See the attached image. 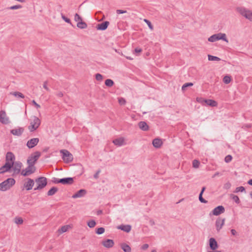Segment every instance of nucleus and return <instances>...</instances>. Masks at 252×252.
Listing matches in <instances>:
<instances>
[{
	"mask_svg": "<svg viewBox=\"0 0 252 252\" xmlns=\"http://www.w3.org/2000/svg\"><path fill=\"white\" fill-rule=\"evenodd\" d=\"M15 183V180L13 178H8L6 180L0 183V190L4 191L10 189Z\"/></svg>",
	"mask_w": 252,
	"mask_h": 252,
	"instance_id": "nucleus-1",
	"label": "nucleus"
},
{
	"mask_svg": "<svg viewBox=\"0 0 252 252\" xmlns=\"http://www.w3.org/2000/svg\"><path fill=\"white\" fill-rule=\"evenodd\" d=\"M37 187L34 189V190H41L47 185V179L45 177H40L35 180Z\"/></svg>",
	"mask_w": 252,
	"mask_h": 252,
	"instance_id": "nucleus-2",
	"label": "nucleus"
},
{
	"mask_svg": "<svg viewBox=\"0 0 252 252\" xmlns=\"http://www.w3.org/2000/svg\"><path fill=\"white\" fill-rule=\"evenodd\" d=\"M220 39L226 42L227 43L228 42L226 34L221 32L211 35L208 38V40L210 42H214Z\"/></svg>",
	"mask_w": 252,
	"mask_h": 252,
	"instance_id": "nucleus-3",
	"label": "nucleus"
},
{
	"mask_svg": "<svg viewBox=\"0 0 252 252\" xmlns=\"http://www.w3.org/2000/svg\"><path fill=\"white\" fill-rule=\"evenodd\" d=\"M237 11L243 16L250 21H252V11L245 7H237Z\"/></svg>",
	"mask_w": 252,
	"mask_h": 252,
	"instance_id": "nucleus-4",
	"label": "nucleus"
},
{
	"mask_svg": "<svg viewBox=\"0 0 252 252\" xmlns=\"http://www.w3.org/2000/svg\"><path fill=\"white\" fill-rule=\"evenodd\" d=\"M40 125V120L36 116L33 117V119L30 123L28 128L31 132L35 130Z\"/></svg>",
	"mask_w": 252,
	"mask_h": 252,
	"instance_id": "nucleus-5",
	"label": "nucleus"
},
{
	"mask_svg": "<svg viewBox=\"0 0 252 252\" xmlns=\"http://www.w3.org/2000/svg\"><path fill=\"white\" fill-rule=\"evenodd\" d=\"M60 153L62 154L63 159L66 163H69L73 160V155L67 150H62Z\"/></svg>",
	"mask_w": 252,
	"mask_h": 252,
	"instance_id": "nucleus-6",
	"label": "nucleus"
},
{
	"mask_svg": "<svg viewBox=\"0 0 252 252\" xmlns=\"http://www.w3.org/2000/svg\"><path fill=\"white\" fill-rule=\"evenodd\" d=\"M41 155L40 152L36 151L33 154H32L27 160L28 164H32L34 166L35 162L37 160Z\"/></svg>",
	"mask_w": 252,
	"mask_h": 252,
	"instance_id": "nucleus-7",
	"label": "nucleus"
},
{
	"mask_svg": "<svg viewBox=\"0 0 252 252\" xmlns=\"http://www.w3.org/2000/svg\"><path fill=\"white\" fill-rule=\"evenodd\" d=\"M23 166V164L19 161H15L14 162V165L12 167L13 171V175H18L21 172V169Z\"/></svg>",
	"mask_w": 252,
	"mask_h": 252,
	"instance_id": "nucleus-8",
	"label": "nucleus"
},
{
	"mask_svg": "<svg viewBox=\"0 0 252 252\" xmlns=\"http://www.w3.org/2000/svg\"><path fill=\"white\" fill-rule=\"evenodd\" d=\"M0 122L5 125L9 123V118L6 116L4 110L0 111Z\"/></svg>",
	"mask_w": 252,
	"mask_h": 252,
	"instance_id": "nucleus-9",
	"label": "nucleus"
},
{
	"mask_svg": "<svg viewBox=\"0 0 252 252\" xmlns=\"http://www.w3.org/2000/svg\"><path fill=\"white\" fill-rule=\"evenodd\" d=\"M39 141L38 138H33L28 141L26 145L29 149H32L36 146Z\"/></svg>",
	"mask_w": 252,
	"mask_h": 252,
	"instance_id": "nucleus-10",
	"label": "nucleus"
},
{
	"mask_svg": "<svg viewBox=\"0 0 252 252\" xmlns=\"http://www.w3.org/2000/svg\"><path fill=\"white\" fill-rule=\"evenodd\" d=\"M225 211L224 207L223 206H218L214 208L212 211V214L215 216H219L223 213Z\"/></svg>",
	"mask_w": 252,
	"mask_h": 252,
	"instance_id": "nucleus-11",
	"label": "nucleus"
},
{
	"mask_svg": "<svg viewBox=\"0 0 252 252\" xmlns=\"http://www.w3.org/2000/svg\"><path fill=\"white\" fill-rule=\"evenodd\" d=\"M209 247L212 251L216 250L219 248L217 241L214 238H211L209 239Z\"/></svg>",
	"mask_w": 252,
	"mask_h": 252,
	"instance_id": "nucleus-12",
	"label": "nucleus"
},
{
	"mask_svg": "<svg viewBox=\"0 0 252 252\" xmlns=\"http://www.w3.org/2000/svg\"><path fill=\"white\" fill-rule=\"evenodd\" d=\"M27 181L24 183V186L27 190H29L32 189L34 185V182L33 180L31 178H27Z\"/></svg>",
	"mask_w": 252,
	"mask_h": 252,
	"instance_id": "nucleus-13",
	"label": "nucleus"
},
{
	"mask_svg": "<svg viewBox=\"0 0 252 252\" xmlns=\"http://www.w3.org/2000/svg\"><path fill=\"white\" fill-rule=\"evenodd\" d=\"M225 219L218 218L217 219L215 223L216 229L218 232H219L221 229L224 224Z\"/></svg>",
	"mask_w": 252,
	"mask_h": 252,
	"instance_id": "nucleus-14",
	"label": "nucleus"
},
{
	"mask_svg": "<svg viewBox=\"0 0 252 252\" xmlns=\"http://www.w3.org/2000/svg\"><path fill=\"white\" fill-rule=\"evenodd\" d=\"M61 184L65 185H72L74 182V178L72 177H66L60 179Z\"/></svg>",
	"mask_w": 252,
	"mask_h": 252,
	"instance_id": "nucleus-15",
	"label": "nucleus"
},
{
	"mask_svg": "<svg viewBox=\"0 0 252 252\" xmlns=\"http://www.w3.org/2000/svg\"><path fill=\"white\" fill-rule=\"evenodd\" d=\"M15 160V156L11 152H8L5 156V161L14 162Z\"/></svg>",
	"mask_w": 252,
	"mask_h": 252,
	"instance_id": "nucleus-16",
	"label": "nucleus"
},
{
	"mask_svg": "<svg viewBox=\"0 0 252 252\" xmlns=\"http://www.w3.org/2000/svg\"><path fill=\"white\" fill-rule=\"evenodd\" d=\"M24 131L23 127H19L16 129H12L10 130V133L14 135L21 136Z\"/></svg>",
	"mask_w": 252,
	"mask_h": 252,
	"instance_id": "nucleus-17",
	"label": "nucleus"
},
{
	"mask_svg": "<svg viewBox=\"0 0 252 252\" xmlns=\"http://www.w3.org/2000/svg\"><path fill=\"white\" fill-rule=\"evenodd\" d=\"M87 193V191L84 189H81L78 190L76 193L74 194L72 197L73 198H76L84 196Z\"/></svg>",
	"mask_w": 252,
	"mask_h": 252,
	"instance_id": "nucleus-18",
	"label": "nucleus"
},
{
	"mask_svg": "<svg viewBox=\"0 0 252 252\" xmlns=\"http://www.w3.org/2000/svg\"><path fill=\"white\" fill-rule=\"evenodd\" d=\"M117 228L119 229H121V230L124 231V232L128 233L130 231V230L131 229V226L130 225H129V224H127V225L122 224V225L118 226Z\"/></svg>",
	"mask_w": 252,
	"mask_h": 252,
	"instance_id": "nucleus-19",
	"label": "nucleus"
},
{
	"mask_svg": "<svg viewBox=\"0 0 252 252\" xmlns=\"http://www.w3.org/2000/svg\"><path fill=\"white\" fill-rule=\"evenodd\" d=\"M109 24V22L104 21L100 24H98L97 25L96 28L98 30L104 31V30H105L107 28Z\"/></svg>",
	"mask_w": 252,
	"mask_h": 252,
	"instance_id": "nucleus-20",
	"label": "nucleus"
},
{
	"mask_svg": "<svg viewBox=\"0 0 252 252\" xmlns=\"http://www.w3.org/2000/svg\"><path fill=\"white\" fill-rule=\"evenodd\" d=\"M102 244L105 247L107 248H110L113 246L114 243V241L111 239H107L105 241H102Z\"/></svg>",
	"mask_w": 252,
	"mask_h": 252,
	"instance_id": "nucleus-21",
	"label": "nucleus"
},
{
	"mask_svg": "<svg viewBox=\"0 0 252 252\" xmlns=\"http://www.w3.org/2000/svg\"><path fill=\"white\" fill-rule=\"evenodd\" d=\"M139 127L143 131H147L149 130V127L147 124L144 121H141L138 123Z\"/></svg>",
	"mask_w": 252,
	"mask_h": 252,
	"instance_id": "nucleus-22",
	"label": "nucleus"
},
{
	"mask_svg": "<svg viewBox=\"0 0 252 252\" xmlns=\"http://www.w3.org/2000/svg\"><path fill=\"white\" fill-rule=\"evenodd\" d=\"M162 144V141L159 138H155L153 140V145L156 148H159Z\"/></svg>",
	"mask_w": 252,
	"mask_h": 252,
	"instance_id": "nucleus-23",
	"label": "nucleus"
},
{
	"mask_svg": "<svg viewBox=\"0 0 252 252\" xmlns=\"http://www.w3.org/2000/svg\"><path fill=\"white\" fill-rule=\"evenodd\" d=\"M26 171L30 175L35 172L36 168L34 166H32V164H28V166L26 168Z\"/></svg>",
	"mask_w": 252,
	"mask_h": 252,
	"instance_id": "nucleus-24",
	"label": "nucleus"
},
{
	"mask_svg": "<svg viewBox=\"0 0 252 252\" xmlns=\"http://www.w3.org/2000/svg\"><path fill=\"white\" fill-rule=\"evenodd\" d=\"M113 143L116 146H121L123 145L124 139L122 137L117 138L113 141Z\"/></svg>",
	"mask_w": 252,
	"mask_h": 252,
	"instance_id": "nucleus-25",
	"label": "nucleus"
},
{
	"mask_svg": "<svg viewBox=\"0 0 252 252\" xmlns=\"http://www.w3.org/2000/svg\"><path fill=\"white\" fill-rule=\"evenodd\" d=\"M58 191V188L56 187H53L47 192L48 196H52Z\"/></svg>",
	"mask_w": 252,
	"mask_h": 252,
	"instance_id": "nucleus-26",
	"label": "nucleus"
},
{
	"mask_svg": "<svg viewBox=\"0 0 252 252\" xmlns=\"http://www.w3.org/2000/svg\"><path fill=\"white\" fill-rule=\"evenodd\" d=\"M121 248L125 252H130L131 251L130 247L126 243L121 244Z\"/></svg>",
	"mask_w": 252,
	"mask_h": 252,
	"instance_id": "nucleus-27",
	"label": "nucleus"
},
{
	"mask_svg": "<svg viewBox=\"0 0 252 252\" xmlns=\"http://www.w3.org/2000/svg\"><path fill=\"white\" fill-rule=\"evenodd\" d=\"M205 105L215 107L217 105V102L212 99H206V102H205Z\"/></svg>",
	"mask_w": 252,
	"mask_h": 252,
	"instance_id": "nucleus-28",
	"label": "nucleus"
},
{
	"mask_svg": "<svg viewBox=\"0 0 252 252\" xmlns=\"http://www.w3.org/2000/svg\"><path fill=\"white\" fill-rule=\"evenodd\" d=\"M77 27L79 29H84L87 27V24L82 20L77 23Z\"/></svg>",
	"mask_w": 252,
	"mask_h": 252,
	"instance_id": "nucleus-29",
	"label": "nucleus"
},
{
	"mask_svg": "<svg viewBox=\"0 0 252 252\" xmlns=\"http://www.w3.org/2000/svg\"><path fill=\"white\" fill-rule=\"evenodd\" d=\"M14 165V162H11L9 161H5V164H4V168H6V170H8L9 171L11 169L12 167Z\"/></svg>",
	"mask_w": 252,
	"mask_h": 252,
	"instance_id": "nucleus-30",
	"label": "nucleus"
},
{
	"mask_svg": "<svg viewBox=\"0 0 252 252\" xmlns=\"http://www.w3.org/2000/svg\"><path fill=\"white\" fill-rule=\"evenodd\" d=\"M114 84V81L110 79H107L105 81V85L108 87H112Z\"/></svg>",
	"mask_w": 252,
	"mask_h": 252,
	"instance_id": "nucleus-31",
	"label": "nucleus"
},
{
	"mask_svg": "<svg viewBox=\"0 0 252 252\" xmlns=\"http://www.w3.org/2000/svg\"><path fill=\"white\" fill-rule=\"evenodd\" d=\"M230 196V198L232 199H233L234 200V201L236 203L238 204L240 203V199L237 195H234L233 194H231Z\"/></svg>",
	"mask_w": 252,
	"mask_h": 252,
	"instance_id": "nucleus-32",
	"label": "nucleus"
},
{
	"mask_svg": "<svg viewBox=\"0 0 252 252\" xmlns=\"http://www.w3.org/2000/svg\"><path fill=\"white\" fill-rule=\"evenodd\" d=\"M208 60L211 61H220V59L218 57L214 56L212 55H208Z\"/></svg>",
	"mask_w": 252,
	"mask_h": 252,
	"instance_id": "nucleus-33",
	"label": "nucleus"
},
{
	"mask_svg": "<svg viewBox=\"0 0 252 252\" xmlns=\"http://www.w3.org/2000/svg\"><path fill=\"white\" fill-rule=\"evenodd\" d=\"M69 225H64L61 227L60 229L58 230L60 233H63L67 231Z\"/></svg>",
	"mask_w": 252,
	"mask_h": 252,
	"instance_id": "nucleus-34",
	"label": "nucleus"
},
{
	"mask_svg": "<svg viewBox=\"0 0 252 252\" xmlns=\"http://www.w3.org/2000/svg\"><path fill=\"white\" fill-rule=\"evenodd\" d=\"M11 94L14 95L16 97H21L22 98H24L25 97V96L24 95V94L19 92H12V93H11Z\"/></svg>",
	"mask_w": 252,
	"mask_h": 252,
	"instance_id": "nucleus-35",
	"label": "nucleus"
},
{
	"mask_svg": "<svg viewBox=\"0 0 252 252\" xmlns=\"http://www.w3.org/2000/svg\"><path fill=\"white\" fill-rule=\"evenodd\" d=\"M88 226L90 228H93L96 225V222L94 220H90L87 222Z\"/></svg>",
	"mask_w": 252,
	"mask_h": 252,
	"instance_id": "nucleus-36",
	"label": "nucleus"
},
{
	"mask_svg": "<svg viewBox=\"0 0 252 252\" xmlns=\"http://www.w3.org/2000/svg\"><path fill=\"white\" fill-rule=\"evenodd\" d=\"M193 85V84L191 82L186 83L182 86V90L184 91L187 87L192 86Z\"/></svg>",
	"mask_w": 252,
	"mask_h": 252,
	"instance_id": "nucleus-37",
	"label": "nucleus"
},
{
	"mask_svg": "<svg viewBox=\"0 0 252 252\" xmlns=\"http://www.w3.org/2000/svg\"><path fill=\"white\" fill-rule=\"evenodd\" d=\"M231 81V77L229 76H225L223 78V82L226 84H228Z\"/></svg>",
	"mask_w": 252,
	"mask_h": 252,
	"instance_id": "nucleus-38",
	"label": "nucleus"
},
{
	"mask_svg": "<svg viewBox=\"0 0 252 252\" xmlns=\"http://www.w3.org/2000/svg\"><path fill=\"white\" fill-rule=\"evenodd\" d=\"M22 8V6L21 5H15L13 6H11L10 7H7V9H10V10H15L18 9Z\"/></svg>",
	"mask_w": 252,
	"mask_h": 252,
	"instance_id": "nucleus-39",
	"label": "nucleus"
},
{
	"mask_svg": "<svg viewBox=\"0 0 252 252\" xmlns=\"http://www.w3.org/2000/svg\"><path fill=\"white\" fill-rule=\"evenodd\" d=\"M15 222L17 224H21L23 222V220L21 217H16L15 218Z\"/></svg>",
	"mask_w": 252,
	"mask_h": 252,
	"instance_id": "nucleus-40",
	"label": "nucleus"
},
{
	"mask_svg": "<svg viewBox=\"0 0 252 252\" xmlns=\"http://www.w3.org/2000/svg\"><path fill=\"white\" fill-rule=\"evenodd\" d=\"M105 231V229L103 227H99L95 230V233L97 234H102Z\"/></svg>",
	"mask_w": 252,
	"mask_h": 252,
	"instance_id": "nucleus-41",
	"label": "nucleus"
},
{
	"mask_svg": "<svg viewBox=\"0 0 252 252\" xmlns=\"http://www.w3.org/2000/svg\"><path fill=\"white\" fill-rule=\"evenodd\" d=\"M243 191H245V188L243 186H241V187H237L235 189V190L234 191V192L237 193L238 192H243Z\"/></svg>",
	"mask_w": 252,
	"mask_h": 252,
	"instance_id": "nucleus-42",
	"label": "nucleus"
},
{
	"mask_svg": "<svg viewBox=\"0 0 252 252\" xmlns=\"http://www.w3.org/2000/svg\"><path fill=\"white\" fill-rule=\"evenodd\" d=\"M196 100L198 102L201 103L202 105H205L206 102V99H204L202 97H197Z\"/></svg>",
	"mask_w": 252,
	"mask_h": 252,
	"instance_id": "nucleus-43",
	"label": "nucleus"
},
{
	"mask_svg": "<svg viewBox=\"0 0 252 252\" xmlns=\"http://www.w3.org/2000/svg\"><path fill=\"white\" fill-rule=\"evenodd\" d=\"M144 21L148 25L149 28L151 30H153L154 29V27H153V25L152 24L151 22L147 20V19H145L144 20Z\"/></svg>",
	"mask_w": 252,
	"mask_h": 252,
	"instance_id": "nucleus-44",
	"label": "nucleus"
},
{
	"mask_svg": "<svg viewBox=\"0 0 252 252\" xmlns=\"http://www.w3.org/2000/svg\"><path fill=\"white\" fill-rule=\"evenodd\" d=\"M200 164V162L198 160L194 159L192 161V166L194 168H198Z\"/></svg>",
	"mask_w": 252,
	"mask_h": 252,
	"instance_id": "nucleus-45",
	"label": "nucleus"
},
{
	"mask_svg": "<svg viewBox=\"0 0 252 252\" xmlns=\"http://www.w3.org/2000/svg\"><path fill=\"white\" fill-rule=\"evenodd\" d=\"M62 18L66 23L71 24V20L65 16L63 14H61Z\"/></svg>",
	"mask_w": 252,
	"mask_h": 252,
	"instance_id": "nucleus-46",
	"label": "nucleus"
},
{
	"mask_svg": "<svg viewBox=\"0 0 252 252\" xmlns=\"http://www.w3.org/2000/svg\"><path fill=\"white\" fill-rule=\"evenodd\" d=\"M74 20L76 22H79L82 20L81 17L77 13H76L74 15Z\"/></svg>",
	"mask_w": 252,
	"mask_h": 252,
	"instance_id": "nucleus-47",
	"label": "nucleus"
},
{
	"mask_svg": "<svg viewBox=\"0 0 252 252\" xmlns=\"http://www.w3.org/2000/svg\"><path fill=\"white\" fill-rule=\"evenodd\" d=\"M6 168H4V165L0 168V174H4L6 172H9L8 170H6Z\"/></svg>",
	"mask_w": 252,
	"mask_h": 252,
	"instance_id": "nucleus-48",
	"label": "nucleus"
},
{
	"mask_svg": "<svg viewBox=\"0 0 252 252\" xmlns=\"http://www.w3.org/2000/svg\"><path fill=\"white\" fill-rule=\"evenodd\" d=\"M232 157L231 155H227L225 157L224 160L226 163H228L231 161Z\"/></svg>",
	"mask_w": 252,
	"mask_h": 252,
	"instance_id": "nucleus-49",
	"label": "nucleus"
},
{
	"mask_svg": "<svg viewBox=\"0 0 252 252\" xmlns=\"http://www.w3.org/2000/svg\"><path fill=\"white\" fill-rule=\"evenodd\" d=\"M95 79L96 80L100 81L102 80L103 76L101 74H100L99 73H97L95 75Z\"/></svg>",
	"mask_w": 252,
	"mask_h": 252,
	"instance_id": "nucleus-50",
	"label": "nucleus"
},
{
	"mask_svg": "<svg viewBox=\"0 0 252 252\" xmlns=\"http://www.w3.org/2000/svg\"><path fill=\"white\" fill-rule=\"evenodd\" d=\"M231 185L230 182H228L224 184L223 189H228L230 188Z\"/></svg>",
	"mask_w": 252,
	"mask_h": 252,
	"instance_id": "nucleus-51",
	"label": "nucleus"
},
{
	"mask_svg": "<svg viewBox=\"0 0 252 252\" xmlns=\"http://www.w3.org/2000/svg\"><path fill=\"white\" fill-rule=\"evenodd\" d=\"M203 194H199V200L201 203H206L207 201L204 199L202 197Z\"/></svg>",
	"mask_w": 252,
	"mask_h": 252,
	"instance_id": "nucleus-52",
	"label": "nucleus"
},
{
	"mask_svg": "<svg viewBox=\"0 0 252 252\" xmlns=\"http://www.w3.org/2000/svg\"><path fill=\"white\" fill-rule=\"evenodd\" d=\"M119 102L121 105H125L126 101L125 98L121 97L119 99Z\"/></svg>",
	"mask_w": 252,
	"mask_h": 252,
	"instance_id": "nucleus-53",
	"label": "nucleus"
},
{
	"mask_svg": "<svg viewBox=\"0 0 252 252\" xmlns=\"http://www.w3.org/2000/svg\"><path fill=\"white\" fill-rule=\"evenodd\" d=\"M60 181V179H58L57 178H53L52 179V182L53 183H54V184H59L60 183L61 184V181Z\"/></svg>",
	"mask_w": 252,
	"mask_h": 252,
	"instance_id": "nucleus-54",
	"label": "nucleus"
},
{
	"mask_svg": "<svg viewBox=\"0 0 252 252\" xmlns=\"http://www.w3.org/2000/svg\"><path fill=\"white\" fill-rule=\"evenodd\" d=\"M20 172H21V175H23V176L26 177V176H28L29 175L28 174V173H27V172L26 171V169H23Z\"/></svg>",
	"mask_w": 252,
	"mask_h": 252,
	"instance_id": "nucleus-55",
	"label": "nucleus"
},
{
	"mask_svg": "<svg viewBox=\"0 0 252 252\" xmlns=\"http://www.w3.org/2000/svg\"><path fill=\"white\" fill-rule=\"evenodd\" d=\"M116 13L117 14H123V13H126V10H122V9H117L116 10Z\"/></svg>",
	"mask_w": 252,
	"mask_h": 252,
	"instance_id": "nucleus-56",
	"label": "nucleus"
},
{
	"mask_svg": "<svg viewBox=\"0 0 252 252\" xmlns=\"http://www.w3.org/2000/svg\"><path fill=\"white\" fill-rule=\"evenodd\" d=\"M32 103L33 104V105H34L36 108H40V105H39L38 104H37L35 101L34 100H33L32 101Z\"/></svg>",
	"mask_w": 252,
	"mask_h": 252,
	"instance_id": "nucleus-57",
	"label": "nucleus"
},
{
	"mask_svg": "<svg viewBox=\"0 0 252 252\" xmlns=\"http://www.w3.org/2000/svg\"><path fill=\"white\" fill-rule=\"evenodd\" d=\"M142 49L140 48L137 47L134 49V52L135 53H140L142 52Z\"/></svg>",
	"mask_w": 252,
	"mask_h": 252,
	"instance_id": "nucleus-58",
	"label": "nucleus"
},
{
	"mask_svg": "<svg viewBox=\"0 0 252 252\" xmlns=\"http://www.w3.org/2000/svg\"><path fill=\"white\" fill-rule=\"evenodd\" d=\"M47 81H45L44 82V84H43V88L46 90L47 91H49V89L48 88L47 86Z\"/></svg>",
	"mask_w": 252,
	"mask_h": 252,
	"instance_id": "nucleus-59",
	"label": "nucleus"
},
{
	"mask_svg": "<svg viewBox=\"0 0 252 252\" xmlns=\"http://www.w3.org/2000/svg\"><path fill=\"white\" fill-rule=\"evenodd\" d=\"M148 247H149V245L147 244H145L141 247V249L143 250H145L147 249L148 248Z\"/></svg>",
	"mask_w": 252,
	"mask_h": 252,
	"instance_id": "nucleus-60",
	"label": "nucleus"
},
{
	"mask_svg": "<svg viewBox=\"0 0 252 252\" xmlns=\"http://www.w3.org/2000/svg\"><path fill=\"white\" fill-rule=\"evenodd\" d=\"M56 95L59 97H62L63 96V94L62 92H59L56 94Z\"/></svg>",
	"mask_w": 252,
	"mask_h": 252,
	"instance_id": "nucleus-61",
	"label": "nucleus"
},
{
	"mask_svg": "<svg viewBox=\"0 0 252 252\" xmlns=\"http://www.w3.org/2000/svg\"><path fill=\"white\" fill-rule=\"evenodd\" d=\"M100 171L99 170H98L94 175V177L95 179H97L98 178V174L100 173Z\"/></svg>",
	"mask_w": 252,
	"mask_h": 252,
	"instance_id": "nucleus-62",
	"label": "nucleus"
},
{
	"mask_svg": "<svg viewBox=\"0 0 252 252\" xmlns=\"http://www.w3.org/2000/svg\"><path fill=\"white\" fill-rule=\"evenodd\" d=\"M231 233L234 236H235V235H236L237 234L236 231L235 229H232L231 230Z\"/></svg>",
	"mask_w": 252,
	"mask_h": 252,
	"instance_id": "nucleus-63",
	"label": "nucleus"
},
{
	"mask_svg": "<svg viewBox=\"0 0 252 252\" xmlns=\"http://www.w3.org/2000/svg\"><path fill=\"white\" fill-rule=\"evenodd\" d=\"M205 189H206V188H205V187H202V189H201V191H200V193H199V194H203L204 191H205Z\"/></svg>",
	"mask_w": 252,
	"mask_h": 252,
	"instance_id": "nucleus-64",
	"label": "nucleus"
}]
</instances>
